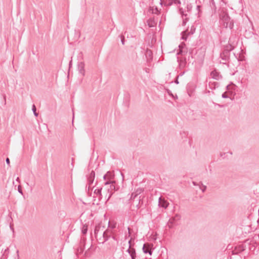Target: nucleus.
<instances>
[{
	"label": "nucleus",
	"instance_id": "1",
	"mask_svg": "<svg viewBox=\"0 0 259 259\" xmlns=\"http://www.w3.org/2000/svg\"><path fill=\"white\" fill-rule=\"evenodd\" d=\"M143 250L145 253H149L150 255L152 254L151 246L149 244H145L144 245Z\"/></svg>",
	"mask_w": 259,
	"mask_h": 259
},
{
	"label": "nucleus",
	"instance_id": "2",
	"mask_svg": "<svg viewBox=\"0 0 259 259\" xmlns=\"http://www.w3.org/2000/svg\"><path fill=\"white\" fill-rule=\"evenodd\" d=\"M2 253H3L0 259H7L8 256V254L9 253V248H7L5 250L2 249Z\"/></svg>",
	"mask_w": 259,
	"mask_h": 259
},
{
	"label": "nucleus",
	"instance_id": "3",
	"mask_svg": "<svg viewBox=\"0 0 259 259\" xmlns=\"http://www.w3.org/2000/svg\"><path fill=\"white\" fill-rule=\"evenodd\" d=\"M168 205V203L165 200L160 198L159 199V205L161 207H163L164 208H166L167 207Z\"/></svg>",
	"mask_w": 259,
	"mask_h": 259
},
{
	"label": "nucleus",
	"instance_id": "4",
	"mask_svg": "<svg viewBox=\"0 0 259 259\" xmlns=\"http://www.w3.org/2000/svg\"><path fill=\"white\" fill-rule=\"evenodd\" d=\"M129 253L131 254L132 259H135L136 252L134 249L130 248L128 250Z\"/></svg>",
	"mask_w": 259,
	"mask_h": 259
},
{
	"label": "nucleus",
	"instance_id": "5",
	"mask_svg": "<svg viewBox=\"0 0 259 259\" xmlns=\"http://www.w3.org/2000/svg\"><path fill=\"white\" fill-rule=\"evenodd\" d=\"M32 110L33 112L34 115L35 116L37 117L38 116V113L36 112V108L35 106L34 105V104H33L32 105Z\"/></svg>",
	"mask_w": 259,
	"mask_h": 259
},
{
	"label": "nucleus",
	"instance_id": "6",
	"mask_svg": "<svg viewBox=\"0 0 259 259\" xmlns=\"http://www.w3.org/2000/svg\"><path fill=\"white\" fill-rule=\"evenodd\" d=\"M80 249H81L80 247H77L76 251H75L76 255L77 256L78 258H79V254L81 253V251H79Z\"/></svg>",
	"mask_w": 259,
	"mask_h": 259
},
{
	"label": "nucleus",
	"instance_id": "7",
	"mask_svg": "<svg viewBox=\"0 0 259 259\" xmlns=\"http://www.w3.org/2000/svg\"><path fill=\"white\" fill-rule=\"evenodd\" d=\"M18 192L21 194H23V191H22V188H21V187L20 186H19L18 187Z\"/></svg>",
	"mask_w": 259,
	"mask_h": 259
},
{
	"label": "nucleus",
	"instance_id": "8",
	"mask_svg": "<svg viewBox=\"0 0 259 259\" xmlns=\"http://www.w3.org/2000/svg\"><path fill=\"white\" fill-rule=\"evenodd\" d=\"M6 163L8 165H10V159L9 158H7L6 159Z\"/></svg>",
	"mask_w": 259,
	"mask_h": 259
},
{
	"label": "nucleus",
	"instance_id": "9",
	"mask_svg": "<svg viewBox=\"0 0 259 259\" xmlns=\"http://www.w3.org/2000/svg\"><path fill=\"white\" fill-rule=\"evenodd\" d=\"M82 229H83V233H85V232L87 231V226L84 225Z\"/></svg>",
	"mask_w": 259,
	"mask_h": 259
},
{
	"label": "nucleus",
	"instance_id": "10",
	"mask_svg": "<svg viewBox=\"0 0 259 259\" xmlns=\"http://www.w3.org/2000/svg\"><path fill=\"white\" fill-rule=\"evenodd\" d=\"M155 25L154 22L151 21V24L150 23V22H149V25L150 27H153Z\"/></svg>",
	"mask_w": 259,
	"mask_h": 259
},
{
	"label": "nucleus",
	"instance_id": "11",
	"mask_svg": "<svg viewBox=\"0 0 259 259\" xmlns=\"http://www.w3.org/2000/svg\"><path fill=\"white\" fill-rule=\"evenodd\" d=\"M95 193H100V190H99V189H98V190H95Z\"/></svg>",
	"mask_w": 259,
	"mask_h": 259
},
{
	"label": "nucleus",
	"instance_id": "12",
	"mask_svg": "<svg viewBox=\"0 0 259 259\" xmlns=\"http://www.w3.org/2000/svg\"><path fill=\"white\" fill-rule=\"evenodd\" d=\"M16 252H17V257H18V258L19 259V250H17V251H16Z\"/></svg>",
	"mask_w": 259,
	"mask_h": 259
},
{
	"label": "nucleus",
	"instance_id": "13",
	"mask_svg": "<svg viewBox=\"0 0 259 259\" xmlns=\"http://www.w3.org/2000/svg\"><path fill=\"white\" fill-rule=\"evenodd\" d=\"M157 12H158V10L157 9H155V11L154 12V11L152 12V13H156Z\"/></svg>",
	"mask_w": 259,
	"mask_h": 259
},
{
	"label": "nucleus",
	"instance_id": "14",
	"mask_svg": "<svg viewBox=\"0 0 259 259\" xmlns=\"http://www.w3.org/2000/svg\"><path fill=\"white\" fill-rule=\"evenodd\" d=\"M78 72L79 73H81V68H79V67H78Z\"/></svg>",
	"mask_w": 259,
	"mask_h": 259
},
{
	"label": "nucleus",
	"instance_id": "15",
	"mask_svg": "<svg viewBox=\"0 0 259 259\" xmlns=\"http://www.w3.org/2000/svg\"><path fill=\"white\" fill-rule=\"evenodd\" d=\"M74 113H73V119L74 118ZM72 122H73V119L72 120Z\"/></svg>",
	"mask_w": 259,
	"mask_h": 259
},
{
	"label": "nucleus",
	"instance_id": "16",
	"mask_svg": "<svg viewBox=\"0 0 259 259\" xmlns=\"http://www.w3.org/2000/svg\"><path fill=\"white\" fill-rule=\"evenodd\" d=\"M148 53L150 54V53H151V52H147V54H148Z\"/></svg>",
	"mask_w": 259,
	"mask_h": 259
},
{
	"label": "nucleus",
	"instance_id": "17",
	"mask_svg": "<svg viewBox=\"0 0 259 259\" xmlns=\"http://www.w3.org/2000/svg\"><path fill=\"white\" fill-rule=\"evenodd\" d=\"M80 63H79V62H78V66L79 65V64H80Z\"/></svg>",
	"mask_w": 259,
	"mask_h": 259
},
{
	"label": "nucleus",
	"instance_id": "18",
	"mask_svg": "<svg viewBox=\"0 0 259 259\" xmlns=\"http://www.w3.org/2000/svg\"><path fill=\"white\" fill-rule=\"evenodd\" d=\"M71 63V61L70 62L69 65H70Z\"/></svg>",
	"mask_w": 259,
	"mask_h": 259
}]
</instances>
